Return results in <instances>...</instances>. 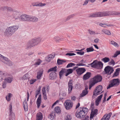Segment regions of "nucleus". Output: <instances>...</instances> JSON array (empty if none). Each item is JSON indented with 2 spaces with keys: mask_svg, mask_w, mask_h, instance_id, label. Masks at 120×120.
I'll use <instances>...</instances> for the list:
<instances>
[{
  "mask_svg": "<svg viewBox=\"0 0 120 120\" xmlns=\"http://www.w3.org/2000/svg\"><path fill=\"white\" fill-rule=\"evenodd\" d=\"M102 32L108 35H110L111 34V33L110 31L109 30L106 29H103L102 30Z\"/></svg>",
  "mask_w": 120,
  "mask_h": 120,
  "instance_id": "obj_30",
  "label": "nucleus"
},
{
  "mask_svg": "<svg viewBox=\"0 0 120 120\" xmlns=\"http://www.w3.org/2000/svg\"><path fill=\"white\" fill-rule=\"evenodd\" d=\"M40 87L39 89H38L36 92V94L37 95H38L40 93Z\"/></svg>",
  "mask_w": 120,
  "mask_h": 120,
  "instance_id": "obj_60",
  "label": "nucleus"
},
{
  "mask_svg": "<svg viewBox=\"0 0 120 120\" xmlns=\"http://www.w3.org/2000/svg\"><path fill=\"white\" fill-rule=\"evenodd\" d=\"M97 83L92 79L91 80L89 83V89H90L92 87Z\"/></svg>",
  "mask_w": 120,
  "mask_h": 120,
  "instance_id": "obj_24",
  "label": "nucleus"
},
{
  "mask_svg": "<svg viewBox=\"0 0 120 120\" xmlns=\"http://www.w3.org/2000/svg\"><path fill=\"white\" fill-rule=\"evenodd\" d=\"M104 71L106 74L110 75L113 72L114 70L112 67L107 66L105 68Z\"/></svg>",
  "mask_w": 120,
  "mask_h": 120,
  "instance_id": "obj_10",
  "label": "nucleus"
},
{
  "mask_svg": "<svg viewBox=\"0 0 120 120\" xmlns=\"http://www.w3.org/2000/svg\"><path fill=\"white\" fill-rule=\"evenodd\" d=\"M19 26H12L7 27L4 32V34L8 36H11L18 29Z\"/></svg>",
  "mask_w": 120,
  "mask_h": 120,
  "instance_id": "obj_3",
  "label": "nucleus"
},
{
  "mask_svg": "<svg viewBox=\"0 0 120 120\" xmlns=\"http://www.w3.org/2000/svg\"><path fill=\"white\" fill-rule=\"evenodd\" d=\"M45 5L46 4L45 3L42 4L41 3H35L32 4V5L33 6H39L42 7L45 6Z\"/></svg>",
  "mask_w": 120,
  "mask_h": 120,
  "instance_id": "obj_27",
  "label": "nucleus"
},
{
  "mask_svg": "<svg viewBox=\"0 0 120 120\" xmlns=\"http://www.w3.org/2000/svg\"><path fill=\"white\" fill-rule=\"evenodd\" d=\"M43 73V71H40L37 73V78L38 79H39L41 77Z\"/></svg>",
  "mask_w": 120,
  "mask_h": 120,
  "instance_id": "obj_32",
  "label": "nucleus"
},
{
  "mask_svg": "<svg viewBox=\"0 0 120 120\" xmlns=\"http://www.w3.org/2000/svg\"><path fill=\"white\" fill-rule=\"evenodd\" d=\"M112 114L111 112L109 113L108 114H105L103 117L105 120H109V119Z\"/></svg>",
  "mask_w": 120,
  "mask_h": 120,
  "instance_id": "obj_22",
  "label": "nucleus"
},
{
  "mask_svg": "<svg viewBox=\"0 0 120 120\" xmlns=\"http://www.w3.org/2000/svg\"><path fill=\"white\" fill-rule=\"evenodd\" d=\"M111 44L113 45L114 46L116 47H118L119 46V45L117 43L113 41H111Z\"/></svg>",
  "mask_w": 120,
  "mask_h": 120,
  "instance_id": "obj_42",
  "label": "nucleus"
},
{
  "mask_svg": "<svg viewBox=\"0 0 120 120\" xmlns=\"http://www.w3.org/2000/svg\"><path fill=\"white\" fill-rule=\"evenodd\" d=\"M29 74L28 73H26L22 77V80H24L26 79H28V80H29Z\"/></svg>",
  "mask_w": 120,
  "mask_h": 120,
  "instance_id": "obj_31",
  "label": "nucleus"
},
{
  "mask_svg": "<svg viewBox=\"0 0 120 120\" xmlns=\"http://www.w3.org/2000/svg\"><path fill=\"white\" fill-rule=\"evenodd\" d=\"M57 68V66H55L54 67L51 68L48 70V72H49L51 71H54L55 72L56 71V68Z\"/></svg>",
  "mask_w": 120,
  "mask_h": 120,
  "instance_id": "obj_36",
  "label": "nucleus"
},
{
  "mask_svg": "<svg viewBox=\"0 0 120 120\" xmlns=\"http://www.w3.org/2000/svg\"><path fill=\"white\" fill-rule=\"evenodd\" d=\"M88 31L89 33L90 34H93L95 33V31H92L90 30H88Z\"/></svg>",
  "mask_w": 120,
  "mask_h": 120,
  "instance_id": "obj_51",
  "label": "nucleus"
},
{
  "mask_svg": "<svg viewBox=\"0 0 120 120\" xmlns=\"http://www.w3.org/2000/svg\"><path fill=\"white\" fill-rule=\"evenodd\" d=\"M42 118V114L41 113L39 112L37 114L36 120H41Z\"/></svg>",
  "mask_w": 120,
  "mask_h": 120,
  "instance_id": "obj_26",
  "label": "nucleus"
},
{
  "mask_svg": "<svg viewBox=\"0 0 120 120\" xmlns=\"http://www.w3.org/2000/svg\"><path fill=\"white\" fill-rule=\"evenodd\" d=\"M73 81L72 80H69L68 83V93L69 94L71 93L73 88L72 86Z\"/></svg>",
  "mask_w": 120,
  "mask_h": 120,
  "instance_id": "obj_14",
  "label": "nucleus"
},
{
  "mask_svg": "<svg viewBox=\"0 0 120 120\" xmlns=\"http://www.w3.org/2000/svg\"><path fill=\"white\" fill-rule=\"evenodd\" d=\"M42 92L43 94L45 95L46 93L45 91V87H44L42 89Z\"/></svg>",
  "mask_w": 120,
  "mask_h": 120,
  "instance_id": "obj_50",
  "label": "nucleus"
},
{
  "mask_svg": "<svg viewBox=\"0 0 120 120\" xmlns=\"http://www.w3.org/2000/svg\"><path fill=\"white\" fill-rule=\"evenodd\" d=\"M0 60L9 66L13 64V63L7 58L0 54Z\"/></svg>",
  "mask_w": 120,
  "mask_h": 120,
  "instance_id": "obj_4",
  "label": "nucleus"
},
{
  "mask_svg": "<svg viewBox=\"0 0 120 120\" xmlns=\"http://www.w3.org/2000/svg\"><path fill=\"white\" fill-rule=\"evenodd\" d=\"M71 99L72 100H73L74 101H75L76 99V97L74 96H72L71 97Z\"/></svg>",
  "mask_w": 120,
  "mask_h": 120,
  "instance_id": "obj_64",
  "label": "nucleus"
},
{
  "mask_svg": "<svg viewBox=\"0 0 120 120\" xmlns=\"http://www.w3.org/2000/svg\"><path fill=\"white\" fill-rule=\"evenodd\" d=\"M73 70L71 69H67V73H66L65 76H67L69 75L71 73L73 72Z\"/></svg>",
  "mask_w": 120,
  "mask_h": 120,
  "instance_id": "obj_34",
  "label": "nucleus"
},
{
  "mask_svg": "<svg viewBox=\"0 0 120 120\" xmlns=\"http://www.w3.org/2000/svg\"><path fill=\"white\" fill-rule=\"evenodd\" d=\"M86 71L85 69L83 68H79L77 69L76 70L77 74L78 75H79L82 74L85 71Z\"/></svg>",
  "mask_w": 120,
  "mask_h": 120,
  "instance_id": "obj_15",
  "label": "nucleus"
},
{
  "mask_svg": "<svg viewBox=\"0 0 120 120\" xmlns=\"http://www.w3.org/2000/svg\"><path fill=\"white\" fill-rule=\"evenodd\" d=\"M102 60V61H104L105 63L108 62L109 61V58L107 57H105L103 58Z\"/></svg>",
  "mask_w": 120,
  "mask_h": 120,
  "instance_id": "obj_44",
  "label": "nucleus"
},
{
  "mask_svg": "<svg viewBox=\"0 0 120 120\" xmlns=\"http://www.w3.org/2000/svg\"><path fill=\"white\" fill-rule=\"evenodd\" d=\"M41 38L39 37H35L29 41L27 44L26 49H30L38 45L41 41Z\"/></svg>",
  "mask_w": 120,
  "mask_h": 120,
  "instance_id": "obj_2",
  "label": "nucleus"
},
{
  "mask_svg": "<svg viewBox=\"0 0 120 120\" xmlns=\"http://www.w3.org/2000/svg\"><path fill=\"white\" fill-rule=\"evenodd\" d=\"M65 69H62L59 73V75L60 78L61 79L62 76L63 74L65 73Z\"/></svg>",
  "mask_w": 120,
  "mask_h": 120,
  "instance_id": "obj_33",
  "label": "nucleus"
},
{
  "mask_svg": "<svg viewBox=\"0 0 120 120\" xmlns=\"http://www.w3.org/2000/svg\"><path fill=\"white\" fill-rule=\"evenodd\" d=\"M36 79H32L30 80V84H33L36 81Z\"/></svg>",
  "mask_w": 120,
  "mask_h": 120,
  "instance_id": "obj_52",
  "label": "nucleus"
},
{
  "mask_svg": "<svg viewBox=\"0 0 120 120\" xmlns=\"http://www.w3.org/2000/svg\"><path fill=\"white\" fill-rule=\"evenodd\" d=\"M110 84L107 88V89H110V87L113 86H116L119 84L120 81L118 79H114L110 81Z\"/></svg>",
  "mask_w": 120,
  "mask_h": 120,
  "instance_id": "obj_5",
  "label": "nucleus"
},
{
  "mask_svg": "<svg viewBox=\"0 0 120 120\" xmlns=\"http://www.w3.org/2000/svg\"><path fill=\"white\" fill-rule=\"evenodd\" d=\"M75 65V64L72 63H71L69 64L67 66V68H68L70 67H72L73 66H74Z\"/></svg>",
  "mask_w": 120,
  "mask_h": 120,
  "instance_id": "obj_47",
  "label": "nucleus"
},
{
  "mask_svg": "<svg viewBox=\"0 0 120 120\" xmlns=\"http://www.w3.org/2000/svg\"><path fill=\"white\" fill-rule=\"evenodd\" d=\"M105 13L104 12H97L93 13L90 14V17L91 18L101 17L104 16Z\"/></svg>",
  "mask_w": 120,
  "mask_h": 120,
  "instance_id": "obj_9",
  "label": "nucleus"
},
{
  "mask_svg": "<svg viewBox=\"0 0 120 120\" xmlns=\"http://www.w3.org/2000/svg\"><path fill=\"white\" fill-rule=\"evenodd\" d=\"M12 94L11 93H9L8 94L7 96L6 97V98L7 101H9L11 99V98L12 97Z\"/></svg>",
  "mask_w": 120,
  "mask_h": 120,
  "instance_id": "obj_35",
  "label": "nucleus"
},
{
  "mask_svg": "<svg viewBox=\"0 0 120 120\" xmlns=\"http://www.w3.org/2000/svg\"><path fill=\"white\" fill-rule=\"evenodd\" d=\"M80 110L84 112L86 115L87 113L88 109L86 107H80Z\"/></svg>",
  "mask_w": 120,
  "mask_h": 120,
  "instance_id": "obj_37",
  "label": "nucleus"
},
{
  "mask_svg": "<svg viewBox=\"0 0 120 120\" xmlns=\"http://www.w3.org/2000/svg\"><path fill=\"white\" fill-rule=\"evenodd\" d=\"M55 111L57 113H60V108L58 106L56 107L55 108Z\"/></svg>",
  "mask_w": 120,
  "mask_h": 120,
  "instance_id": "obj_46",
  "label": "nucleus"
},
{
  "mask_svg": "<svg viewBox=\"0 0 120 120\" xmlns=\"http://www.w3.org/2000/svg\"><path fill=\"white\" fill-rule=\"evenodd\" d=\"M41 95L40 94L39 95V97L38 98L36 102V103L37 105V108H39L40 106L41 103Z\"/></svg>",
  "mask_w": 120,
  "mask_h": 120,
  "instance_id": "obj_20",
  "label": "nucleus"
},
{
  "mask_svg": "<svg viewBox=\"0 0 120 120\" xmlns=\"http://www.w3.org/2000/svg\"><path fill=\"white\" fill-rule=\"evenodd\" d=\"M7 6H4L0 7V10L1 11H4L6 10Z\"/></svg>",
  "mask_w": 120,
  "mask_h": 120,
  "instance_id": "obj_49",
  "label": "nucleus"
},
{
  "mask_svg": "<svg viewBox=\"0 0 120 120\" xmlns=\"http://www.w3.org/2000/svg\"><path fill=\"white\" fill-rule=\"evenodd\" d=\"M86 115L84 112L81 110L79 111H77L76 114V117L79 118H83Z\"/></svg>",
  "mask_w": 120,
  "mask_h": 120,
  "instance_id": "obj_12",
  "label": "nucleus"
},
{
  "mask_svg": "<svg viewBox=\"0 0 120 120\" xmlns=\"http://www.w3.org/2000/svg\"><path fill=\"white\" fill-rule=\"evenodd\" d=\"M102 78L101 76L100 75H97L95 76L92 79L97 83L101 81Z\"/></svg>",
  "mask_w": 120,
  "mask_h": 120,
  "instance_id": "obj_16",
  "label": "nucleus"
},
{
  "mask_svg": "<svg viewBox=\"0 0 120 120\" xmlns=\"http://www.w3.org/2000/svg\"><path fill=\"white\" fill-rule=\"evenodd\" d=\"M53 40L56 42H59L61 41L62 39L58 36L54 37L53 38Z\"/></svg>",
  "mask_w": 120,
  "mask_h": 120,
  "instance_id": "obj_25",
  "label": "nucleus"
},
{
  "mask_svg": "<svg viewBox=\"0 0 120 120\" xmlns=\"http://www.w3.org/2000/svg\"><path fill=\"white\" fill-rule=\"evenodd\" d=\"M98 111V110L96 109H95L94 110H92L90 117V119H92L94 115H96L97 114Z\"/></svg>",
  "mask_w": 120,
  "mask_h": 120,
  "instance_id": "obj_18",
  "label": "nucleus"
},
{
  "mask_svg": "<svg viewBox=\"0 0 120 120\" xmlns=\"http://www.w3.org/2000/svg\"><path fill=\"white\" fill-rule=\"evenodd\" d=\"M6 10L8 11L6 14V16L9 18H14V16L13 15L14 14V13L15 12H18L13 11L11 8L7 6V7Z\"/></svg>",
  "mask_w": 120,
  "mask_h": 120,
  "instance_id": "obj_7",
  "label": "nucleus"
},
{
  "mask_svg": "<svg viewBox=\"0 0 120 120\" xmlns=\"http://www.w3.org/2000/svg\"><path fill=\"white\" fill-rule=\"evenodd\" d=\"M38 18L36 17L33 16L32 17H30L29 21H32L34 22H36L38 21Z\"/></svg>",
  "mask_w": 120,
  "mask_h": 120,
  "instance_id": "obj_28",
  "label": "nucleus"
},
{
  "mask_svg": "<svg viewBox=\"0 0 120 120\" xmlns=\"http://www.w3.org/2000/svg\"><path fill=\"white\" fill-rule=\"evenodd\" d=\"M12 79L11 77H8L4 79L5 81H6L8 83H11L12 80Z\"/></svg>",
  "mask_w": 120,
  "mask_h": 120,
  "instance_id": "obj_40",
  "label": "nucleus"
},
{
  "mask_svg": "<svg viewBox=\"0 0 120 120\" xmlns=\"http://www.w3.org/2000/svg\"><path fill=\"white\" fill-rule=\"evenodd\" d=\"M23 106L25 111H26L28 110V107L26 99L25 100L23 103Z\"/></svg>",
  "mask_w": 120,
  "mask_h": 120,
  "instance_id": "obj_29",
  "label": "nucleus"
},
{
  "mask_svg": "<svg viewBox=\"0 0 120 120\" xmlns=\"http://www.w3.org/2000/svg\"><path fill=\"white\" fill-rule=\"evenodd\" d=\"M14 19L15 21L19 22L22 21H29L30 16L28 15L25 14H22L20 15L19 12L14 13Z\"/></svg>",
  "mask_w": 120,
  "mask_h": 120,
  "instance_id": "obj_1",
  "label": "nucleus"
},
{
  "mask_svg": "<svg viewBox=\"0 0 120 120\" xmlns=\"http://www.w3.org/2000/svg\"><path fill=\"white\" fill-rule=\"evenodd\" d=\"M105 16H109L111 15H120V12L118 11H107L104 12Z\"/></svg>",
  "mask_w": 120,
  "mask_h": 120,
  "instance_id": "obj_13",
  "label": "nucleus"
},
{
  "mask_svg": "<svg viewBox=\"0 0 120 120\" xmlns=\"http://www.w3.org/2000/svg\"><path fill=\"white\" fill-rule=\"evenodd\" d=\"M91 73L90 72H87L83 76V79L84 80H86L89 79L90 77Z\"/></svg>",
  "mask_w": 120,
  "mask_h": 120,
  "instance_id": "obj_21",
  "label": "nucleus"
},
{
  "mask_svg": "<svg viewBox=\"0 0 120 120\" xmlns=\"http://www.w3.org/2000/svg\"><path fill=\"white\" fill-rule=\"evenodd\" d=\"M66 61L64 60H61L60 59H58L57 60V63L59 65L62 64L63 63H65Z\"/></svg>",
  "mask_w": 120,
  "mask_h": 120,
  "instance_id": "obj_38",
  "label": "nucleus"
},
{
  "mask_svg": "<svg viewBox=\"0 0 120 120\" xmlns=\"http://www.w3.org/2000/svg\"><path fill=\"white\" fill-rule=\"evenodd\" d=\"M89 0H86L84 2L82 5L83 6L86 5L88 3Z\"/></svg>",
  "mask_w": 120,
  "mask_h": 120,
  "instance_id": "obj_54",
  "label": "nucleus"
},
{
  "mask_svg": "<svg viewBox=\"0 0 120 120\" xmlns=\"http://www.w3.org/2000/svg\"><path fill=\"white\" fill-rule=\"evenodd\" d=\"M71 116L69 115H67L65 117V120H71Z\"/></svg>",
  "mask_w": 120,
  "mask_h": 120,
  "instance_id": "obj_45",
  "label": "nucleus"
},
{
  "mask_svg": "<svg viewBox=\"0 0 120 120\" xmlns=\"http://www.w3.org/2000/svg\"><path fill=\"white\" fill-rule=\"evenodd\" d=\"M65 106L66 109L68 110L71 108L72 106V103L69 100H67L65 103Z\"/></svg>",
  "mask_w": 120,
  "mask_h": 120,
  "instance_id": "obj_11",
  "label": "nucleus"
},
{
  "mask_svg": "<svg viewBox=\"0 0 120 120\" xmlns=\"http://www.w3.org/2000/svg\"><path fill=\"white\" fill-rule=\"evenodd\" d=\"M91 65L92 67L99 69L102 68L103 64L101 61H97L96 60H94L91 64Z\"/></svg>",
  "mask_w": 120,
  "mask_h": 120,
  "instance_id": "obj_6",
  "label": "nucleus"
},
{
  "mask_svg": "<svg viewBox=\"0 0 120 120\" xmlns=\"http://www.w3.org/2000/svg\"><path fill=\"white\" fill-rule=\"evenodd\" d=\"M75 15V14H71L69 16H68L66 19L65 20V22H66L68 20H69L71 18L73 17Z\"/></svg>",
  "mask_w": 120,
  "mask_h": 120,
  "instance_id": "obj_41",
  "label": "nucleus"
},
{
  "mask_svg": "<svg viewBox=\"0 0 120 120\" xmlns=\"http://www.w3.org/2000/svg\"><path fill=\"white\" fill-rule=\"evenodd\" d=\"M102 89V87L101 85H99L97 86L94 91L92 98L93 99L95 98L97 96L100 94L101 93L100 92L101 91Z\"/></svg>",
  "mask_w": 120,
  "mask_h": 120,
  "instance_id": "obj_8",
  "label": "nucleus"
},
{
  "mask_svg": "<svg viewBox=\"0 0 120 120\" xmlns=\"http://www.w3.org/2000/svg\"><path fill=\"white\" fill-rule=\"evenodd\" d=\"M54 118V116L52 114H51L50 115V119L52 120Z\"/></svg>",
  "mask_w": 120,
  "mask_h": 120,
  "instance_id": "obj_63",
  "label": "nucleus"
},
{
  "mask_svg": "<svg viewBox=\"0 0 120 120\" xmlns=\"http://www.w3.org/2000/svg\"><path fill=\"white\" fill-rule=\"evenodd\" d=\"M99 41V39L98 38H96L94 40V42L96 43H98Z\"/></svg>",
  "mask_w": 120,
  "mask_h": 120,
  "instance_id": "obj_61",
  "label": "nucleus"
},
{
  "mask_svg": "<svg viewBox=\"0 0 120 120\" xmlns=\"http://www.w3.org/2000/svg\"><path fill=\"white\" fill-rule=\"evenodd\" d=\"M54 56L55 55L54 54H50L45 58V60L46 61L49 62L50 61L51 59L53 58Z\"/></svg>",
  "mask_w": 120,
  "mask_h": 120,
  "instance_id": "obj_23",
  "label": "nucleus"
},
{
  "mask_svg": "<svg viewBox=\"0 0 120 120\" xmlns=\"http://www.w3.org/2000/svg\"><path fill=\"white\" fill-rule=\"evenodd\" d=\"M75 54L74 53H68L66 54V55H69V56H71L73 55H75Z\"/></svg>",
  "mask_w": 120,
  "mask_h": 120,
  "instance_id": "obj_55",
  "label": "nucleus"
},
{
  "mask_svg": "<svg viewBox=\"0 0 120 120\" xmlns=\"http://www.w3.org/2000/svg\"><path fill=\"white\" fill-rule=\"evenodd\" d=\"M109 64H112L114 65L115 64V62L112 59L111 61L109 63Z\"/></svg>",
  "mask_w": 120,
  "mask_h": 120,
  "instance_id": "obj_58",
  "label": "nucleus"
},
{
  "mask_svg": "<svg viewBox=\"0 0 120 120\" xmlns=\"http://www.w3.org/2000/svg\"><path fill=\"white\" fill-rule=\"evenodd\" d=\"M99 25L100 26L103 27L104 28L106 27V24L100 23L99 24Z\"/></svg>",
  "mask_w": 120,
  "mask_h": 120,
  "instance_id": "obj_53",
  "label": "nucleus"
},
{
  "mask_svg": "<svg viewBox=\"0 0 120 120\" xmlns=\"http://www.w3.org/2000/svg\"><path fill=\"white\" fill-rule=\"evenodd\" d=\"M87 52H92L94 50V49L92 47H90L89 48H87L86 49Z\"/></svg>",
  "mask_w": 120,
  "mask_h": 120,
  "instance_id": "obj_43",
  "label": "nucleus"
},
{
  "mask_svg": "<svg viewBox=\"0 0 120 120\" xmlns=\"http://www.w3.org/2000/svg\"><path fill=\"white\" fill-rule=\"evenodd\" d=\"M76 53L77 54H79L80 55H83L84 54V52H81V51H80V52H77Z\"/></svg>",
  "mask_w": 120,
  "mask_h": 120,
  "instance_id": "obj_57",
  "label": "nucleus"
},
{
  "mask_svg": "<svg viewBox=\"0 0 120 120\" xmlns=\"http://www.w3.org/2000/svg\"><path fill=\"white\" fill-rule=\"evenodd\" d=\"M41 62L42 61L40 59H38L37 60L35 63L34 64V65H35V66L36 67L37 66L39 65Z\"/></svg>",
  "mask_w": 120,
  "mask_h": 120,
  "instance_id": "obj_39",
  "label": "nucleus"
},
{
  "mask_svg": "<svg viewBox=\"0 0 120 120\" xmlns=\"http://www.w3.org/2000/svg\"><path fill=\"white\" fill-rule=\"evenodd\" d=\"M120 54V51H117L114 55L113 57H116L118 55Z\"/></svg>",
  "mask_w": 120,
  "mask_h": 120,
  "instance_id": "obj_48",
  "label": "nucleus"
},
{
  "mask_svg": "<svg viewBox=\"0 0 120 120\" xmlns=\"http://www.w3.org/2000/svg\"><path fill=\"white\" fill-rule=\"evenodd\" d=\"M8 74H7L6 73H3L2 72L1 74V75H3L4 76H8Z\"/></svg>",
  "mask_w": 120,
  "mask_h": 120,
  "instance_id": "obj_59",
  "label": "nucleus"
},
{
  "mask_svg": "<svg viewBox=\"0 0 120 120\" xmlns=\"http://www.w3.org/2000/svg\"><path fill=\"white\" fill-rule=\"evenodd\" d=\"M56 72H52L49 74V78L50 79H53L56 78Z\"/></svg>",
  "mask_w": 120,
  "mask_h": 120,
  "instance_id": "obj_19",
  "label": "nucleus"
},
{
  "mask_svg": "<svg viewBox=\"0 0 120 120\" xmlns=\"http://www.w3.org/2000/svg\"><path fill=\"white\" fill-rule=\"evenodd\" d=\"M87 86H85L84 90L82 91L81 94L80 95V97H83L88 93V91L87 90Z\"/></svg>",
  "mask_w": 120,
  "mask_h": 120,
  "instance_id": "obj_17",
  "label": "nucleus"
},
{
  "mask_svg": "<svg viewBox=\"0 0 120 120\" xmlns=\"http://www.w3.org/2000/svg\"><path fill=\"white\" fill-rule=\"evenodd\" d=\"M102 96H103V95L102 94L101 95H100L98 97L97 99L98 100H99L100 101V100L102 98Z\"/></svg>",
  "mask_w": 120,
  "mask_h": 120,
  "instance_id": "obj_62",
  "label": "nucleus"
},
{
  "mask_svg": "<svg viewBox=\"0 0 120 120\" xmlns=\"http://www.w3.org/2000/svg\"><path fill=\"white\" fill-rule=\"evenodd\" d=\"M100 101L99 100L96 99L95 101V104L96 105L98 106L99 104V102Z\"/></svg>",
  "mask_w": 120,
  "mask_h": 120,
  "instance_id": "obj_56",
  "label": "nucleus"
}]
</instances>
